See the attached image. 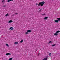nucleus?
<instances>
[{"label": "nucleus", "instance_id": "obj_18", "mask_svg": "<svg viewBox=\"0 0 60 60\" xmlns=\"http://www.w3.org/2000/svg\"><path fill=\"white\" fill-rule=\"evenodd\" d=\"M29 33H28V32H27L25 34H28Z\"/></svg>", "mask_w": 60, "mask_h": 60}, {"label": "nucleus", "instance_id": "obj_27", "mask_svg": "<svg viewBox=\"0 0 60 60\" xmlns=\"http://www.w3.org/2000/svg\"><path fill=\"white\" fill-rule=\"evenodd\" d=\"M18 14V13H15V14Z\"/></svg>", "mask_w": 60, "mask_h": 60}, {"label": "nucleus", "instance_id": "obj_22", "mask_svg": "<svg viewBox=\"0 0 60 60\" xmlns=\"http://www.w3.org/2000/svg\"><path fill=\"white\" fill-rule=\"evenodd\" d=\"M49 56H51V53H49Z\"/></svg>", "mask_w": 60, "mask_h": 60}, {"label": "nucleus", "instance_id": "obj_8", "mask_svg": "<svg viewBox=\"0 0 60 60\" xmlns=\"http://www.w3.org/2000/svg\"><path fill=\"white\" fill-rule=\"evenodd\" d=\"M27 32H31L32 31L31 30H27Z\"/></svg>", "mask_w": 60, "mask_h": 60}, {"label": "nucleus", "instance_id": "obj_25", "mask_svg": "<svg viewBox=\"0 0 60 60\" xmlns=\"http://www.w3.org/2000/svg\"><path fill=\"white\" fill-rule=\"evenodd\" d=\"M45 14H42V15H43V16H45Z\"/></svg>", "mask_w": 60, "mask_h": 60}, {"label": "nucleus", "instance_id": "obj_5", "mask_svg": "<svg viewBox=\"0 0 60 60\" xmlns=\"http://www.w3.org/2000/svg\"><path fill=\"white\" fill-rule=\"evenodd\" d=\"M48 17H45L44 18V19L45 20H46V19H48Z\"/></svg>", "mask_w": 60, "mask_h": 60}, {"label": "nucleus", "instance_id": "obj_15", "mask_svg": "<svg viewBox=\"0 0 60 60\" xmlns=\"http://www.w3.org/2000/svg\"><path fill=\"white\" fill-rule=\"evenodd\" d=\"M6 46H7V47H9V45L8 44H6Z\"/></svg>", "mask_w": 60, "mask_h": 60}, {"label": "nucleus", "instance_id": "obj_7", "mask_svg": "<svg viewBox=\"0 0 60 60\" xmlns=\"http://www.w3.org/2000/svg\"><path fill=\"white\" fill-rule=\"evenodd\" d=\"M12 22V21L10 20L9 21L8 23H11V22Z\"/></svg>", "mask_w": 60, "mask_h": 60}, {"label": "nucleus", "instance_id": "obj_13", "mask_svg": "<svg viewBox=\"0 0 60 60\" xmlns=\"http://www.w3.org/2000/svg\"><path fill=\"white\" fill-rule=\"evenodd\" d=\"M10 29H11V30H13V28L12 27H11L10 28Z\"/></svg>", "mask_w": 60, "mask_h": 60}, {"label": "nucleus", "instance_id": "obj_10", "mask_svg": "<svg viewBox=\"0 0 60 60\" xmlns=\"http://www.w3.org/2000/svg\"><path fill=\"white\" fill-rule=\"evenodd\" d=\"M13 1L12 0H8L7 2H8V3L10 2V1Z\"/></svg>", "mask_w": 60, "mask_h": 60}, {"label": "nucleus", "instance_id": "obj_30", "mask_svg": "<svg viewBox=\"0 0 60 60\" xmlns=\"http://www.w3.org/2000/svg\"><path fill=\"white\" fill-rule=\"evenodd\" d=\"M36 51H37V50H36Z\"/></svg>", "mask_w": 60, "mask_h": 60}, {"label": "nucleus", "instance_id": "obj_23", "mask_svg": "<svg viewBox=\"0 0 60 60\" xmlns=\"http://www.w3.org/2000/svg\"><path fill=\"white\" fill-rule=\"evenodd\" d=\"M56 45L55 44H54V45H52V46H56Z\"/></svg>", "mask_w": 60, "mask_h": 60}, {"label": "nucleus", "instance_id": "obj_14", "mask_svg": "<svg viewBox=\"0 0 60 60\" xmlns=\"http://www.w3.org/2000/svg\"><path fill=\"white\" fill-rule=\"evenodd\" d=\"M42 60H47L46 58H45L44 59H43Z\"/></svg>", "mask_w": 60, "mask_h": 60}, {"label": "nucleus", "instance_id": "obj_20", "mask_svg": "<svg viewBox=\"0 0 60 60\" xmlns=\"http://www.w3.org/2000/svg\"><path fill=\"white\" fill-rule=\"evenodd\" d=\"M5 1V0H3V1H2V2H5V1Z\"/></svg>", "mask_w": 60, "mask_h": 60}, {"label": "nucleus", "instance_id": "obj_19", "mask_svg": "<svg viewBox=\"0 0 60 60\" xmlns=\"http://www.w3.org/2000/svg\"><path fill=\"white\" fill-rule=\"evenodd\" d=\"M42 10V9H41L39 11V12H41V11Z\"/></svg>", "mask_w": 60, "mask_h": 60}, {"label": "nucleus", "instance_id": "obj_12", "mask_svg": "<svg viewBox=\"0 0 60 60\" xmlns=\"http://www.w3.org/2000/svg\"><path fill=\"white\" fill-rule=\"evenodd\" d=\"M60 32V31L59 30H58L56 32V33H59Z\"/></svg>", "mask_w": 60, "mask_h": 60}, {"label": "nucleus", "instance_id": "obj_1", "mask_svg": "<svg viewBox=\"0 0 60 60\" xmlns=\"http://www.w3.org/2000/svg\"><path fill=\"white\" fill-rule=\"evenodd\" d=\"M45 4V2L44 1H43L42 2H41L39 3L38 5V6H43V4Z\"/></svg>", "mask_w": 60, "mask_h": 60}, {"label": "nucleus", "instance_id": "obj_21", "mask_svg": "<svg viewBox=\"0 0 60 60\" xmlns=\"http://www.w3.org/2000/svg\"><path fill=\"white\" fill-rule=\"evenodd\" d=\"M6 5H4L3 6V7H6Z\"/></svg>", "mask_w": 60, "mask_h": 60}, {"label": "nucleus", "instance_id": "obj_4", "mask_svg": "<svg viewBox=\"0 0 60 60\" xmlns=\"http://www.w3.org/2000/svg\"><path fill=\"white\" fill-rule=\"evenodd\" d=\"M57 20H58L59 21H60V18H57Z\"/></svg>", "mask_w": 60, "mask_h": 60}, {"label": "nucleus", "instance_id": "obj_11", "mask_svg": "<svg viewBox=\"0 0 60 60\" xmlns=\"http://www.w3.org/2000/svg\"><path fill=\"white\" fill-rule=\"evenodd\" d=\"M54 35H56V36H57V35H58V34L56 33H55L54 34Z\"/></svg>", "mask_w": 60, "mask_h": 60}, {"label": "nucleus", "instance_id": "obj_3", "mask_svg": "<svg viewBox=\"0 0 60 60\" xmlns=\"http://www.w3.org/2000/svg\"><path fill=\"white\" fill-rule=\"evenodd\" d=\"M55 22L56 23H58V21H59L58 20H55Z\"/></svg>", "mask_w": 60, "mask_h": 60}, {"label": "nucleus", "instance_id": "obj_28", "mask_svg": "<svg viewBox=\"0 0 60 60\" xmlns=\"http://www.w3.org/2000/svg\"><path fill=\"white\" fill-rule=\"evenodd\" d=\"M54 0H52V1H54Z\"/></svg>", "mask_w": 60, "mask_h": 60}, {"label": "nucleus", "instance_id": "obj_17", "mask_svg": "<svg viewBox=\"0 0 60 60\" xmlns=\"http://www.w3.org/2000/svg\"><path fill=\"white\" fill-rule=\"evenodd\" d=\"M48 56H46V58H46V59L47 60V59H48Z\"/></svg>", "mask_w": 60, "mask_h": 60}, {"label": "nucleus", "instance_id": "obj_16", "mask_svg": "<svg viewBox=\"0 0 60 60\" xmlns=\"http://www.w3.org/2000/svg\"><path fill=\"white\" fill-rule=\"evenodd\" d=\"M20 42H21V43H22V42H23V40H21L20 41Z\"/></svg>", "mask_w": 60, "mask_h": 60}, {"label": "nucleus", "instance_id": "obj_2", "mask_svg": "<svg viewBox=\"0 0 60 60\" xmlns=\"http://www.w3.org/2000/svg\"><path fill=\"white\" fill-rule=\"evenodd\" d=\"M6 56H11V54L10 53H8L6 54Z\"/></svg>", "mask_w": 60, "mask_h": 60}, {"label": "nucleus", "instance_id": "obj_6", "mask_svg": "<svg viewBox=\"0 0 60 60\" xmlns=\"http://www.w3.org/2000/svg\"><path fill=\"white\" fill-rule=\"evenodd\" d=\"M5 16L6 17H7V16H9V14L7 13L6 15H5Z\"/></svg>", "mask_w": 60, "mask_h": 60}, {"label": "nucleus", "instance_id": "obj_9", "mask_svg": "<svg viewBox=\"0 0 60 60\" xmlns=\"http://www.w3.org/2000/svg\"><path fill=\"white\" fill-rule=\"evenodd\" d=\"M18 42H15L14 44H15L16 45L17 44H18Z\"/></svg>", "mask_w": 60, "mask_h": 60}, {"label": "nucleus", "instance_id": "obj_26", "mask_svg": "<svg viewBox=\"0 0 60 60\" xmlns=\"http://www.w3.org/2000/svg\"><path fill=\"white\" fill-rule=\"evenodd\" d=\"M36 5H38V4H36Z\"/></svg>", "mask_w": 60, "mask_h": 60}, {"label": "nucleus", "instance_id": "obj_24", "mask_svg": "<svg viewBox=\"0 0 60 60\" xmlns=\"http://www.w3.org/2000/svg\"><path fill=\"white\" fill-rule=\"evenodd\" d=\"M52 43V41H50L48 43Z\"/></svg>", "mask_w": 60, "mask_h": 60}, {"label": "nucleus", "instance_id": "obj_29", "mask_svg": "<svg viewBox=\"0 0 60 60\" xmlns=\"http://www.w3.org/2000/svg\"><path fill=\"white\" fill-rule=\"evenodd\" d=\"M13 15V16H14V15Z\"/></svg>", "mask_w": 60, "mask_h": 60}]
</instances>
